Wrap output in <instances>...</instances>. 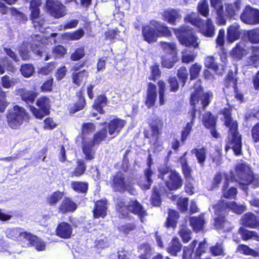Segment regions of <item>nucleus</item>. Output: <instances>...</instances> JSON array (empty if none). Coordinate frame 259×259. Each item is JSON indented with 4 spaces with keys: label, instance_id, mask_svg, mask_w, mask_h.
I'll return each mask as SVG.
<instances>
[{
    "label": "nucleus",
    "instance_id": "nucleus-1",
    "mask_svg": "<svg viewBox=\"0 0 259 259\" xmlns=\"http://www.w3.org/2000/svg\"><path fill=\"white\" fill-rule=\"evenodd\" d=\"M232 106L228 103V107L220 110L218 114L222 115L220 119L228 129L225 151L231 149L236 156H240L242 154V137L238 130V122L232 116Z\"/></svg>",
    "mask_w": 259,
    "mask_h": 259
},
{
    "label": "nucleus",
    "instance_id": "nucleus-2",
    "mask_svg": "<svg viewBox=\"0 0 259 259\" xmlns=\"http://www.w3.org/2000/svg\"><path fill=\"white\" fill-rule=\"evenodd\" d=\"M213 98V94L211 91L204 92L203 87L199 85L194 88L189 98V104L191 108L187 113L188 117L190 121L186 123L185 126L181 133V142L184 144L192 131L196 118V114L197 111V105L200 101L201 109L205 110L206 107L210 104Z\"/></svg>",
    "mask_w": 259,
    "mask_h": 259
},
{
    "label": "nucleus",
    "instance_id": "nucleus-3",
    "mask_svg": "<svg viewBox=\"0 0 259 259\" xmlns=\"http://www.w3.org/2000/svg\"><path fill=\"white\" fill-rule=\"evenodd\" d=\"M143 40L148 44L155 42L159 37H169L172 35L170 28L165 24L155 20L150 21L149 24L142 27Z\"/></svg>",
    "mask_w": 259,
    "mask_h": 259
},
{
    "label": "nucleus",
    "instance_id": "nucleus-4",
    "mask_svg": "<svg viewBox=\"0 0 259 259\" xmlns=\"http://www.w3.org/2000/svg\"><path fill=\"white\" fill-rule=\"evenodd\" d=\"M115 210L120 219H130L132 217L130 214L133 213L143 222V219L147 215L146 210L137 199H131L127 203L121 199L115 204Z\"/></svg>",
    "mask_w": 259,
    "mask_h": 259
},
{
    "label": "nucleus",
    "instance_id": "nucleus-5",
    "mask_svg": "<svg viewBox=\"0 0 259 259\" xmlns=\"http://www.w3.org/2000/svg\"><path fill=\"white\" fill-rule=\"evenodd\" d=\"M158 178L164 181L165 186L168 190L176 191L180 189L183 185V179L179 172L172 170L165 165L158 169Z\"/></svg>",
    "mask_w": 259,
    "mask_h": 259
},
{
    "label": "nucleus",
    "instance_id": "nucleus-6",
    "mask_svg": "<svg viewBox=\"0 0 259 259\" xmlns=\"http://www.w3.org/2000/svg\"><path fill=\"white\" fill-rule=\"evenodd\" d=\"M172 30L181 45L189 48L198 47V38L192 28L186 25H182L178 28H172Z\"/></svg>",
    "mask_w": 259,
    "mask_h": 259
},
{
    "label": "nucleus",
    "instance_id": "nucleus-7",
    "mask_svg": "<svg viewBox=\"0 0 259 259\" xmlns=\"http://www.w3.org/2000/svg\"><path fill=\"white\" fill-rule=\"evenodd\" d=\"M236 176L241 185L248 186L253 184L259 185V178L256 177L251 167L245 163H237L234 168Z\"/></svg>",
    "mask_w": 259,
    "mask_h": 259
},
{
    "label": "nucleus",
    "instance_id": "nucleus-8",
    "mask_svg": "<svg viewBox=\"0 0 259 259\" xmlns=\"http://www.w3.org/2000/svg\"><path fill=\"white\" fill-rule=\"evenodd\" d=\"M28 119V114L23 108L18 105H15L13 108L9 109L7 115L8 125L14 129L18 128L24 120Z\"/></svg>",
    "mask_w": 259,
    "mask_h": 259
},
{
    "label": "nucleus",
    "instance_id": "nucleus-9",
    "mask_svg": "<svg viewBox=\"0 0 259 259\" xmlns=\"http://www.w3.org/2000/svg\"><path fill=\"white\" fill-rule=\"evenodd\" d=\"M110 186L115 192L122 193L127 191L131 193L134 190L130 182L125 178V175L120 171H117L110 178Z\"/></svg>",
    "mask_w": 259,
    "mask_h": 259
},
{
    "label": "nucleus",
    "instance_id": "nucleus-10",
    "mask_svg": "<svg viewBox=\"0 0 259 259\" xmlns=\"http://www.w3.org/2000/svg\"><path fill=\"white\" fill-rule=\"evenodd\" d=\"M42 36L39 34L36 35L34 38H33V41L30 45V48L28 47L27 42H24L22 44L20 48L19 53L23 60H27L30 58V49L34 54L40 57L42 56Z\"/></svg>",
    "mask_w": 259,
    "mask_h": 259
},
{
    "label": "nucleus",
    "instance_id": "nucleus-11",
    "mask_svg": "<svg viewBox=\"0 0 259 259\" xmlns=\"http://www.w3.org/2000/svg\"><path fill=\"white\" fill-rule=\"evenodd\" d=\"M40 0H32L30 3L31 19L34 27L41 33H44L46 28L44 18L40 15L39 7L41 5Z\"/></svg>",
    "mask_w": 259,
    "mask_h": 259
},
{
    "label": "nucleus",
    "instance_id": "nucleus-12",
    "mask_svg": "<svg viewBox=\"0 0 259 259\" xmlns=\"http://www.w3.org/2000/svg\"><path fill=\"white\" fill-rule=\"evenodd\" d=\"M240 19L244 24L254 26L259 24V9L247 5L243 8Z\"/></svg>",
    "mask_w": 259,
    "mask_h": 259
},
{
    "label": "nucleus",
    "instance_id": "nucleus-13",
    "mask_svg": "<svg viewBox=\"0 0 259 259\" xmlns=\"http://www.w3.org/2000/svg\"><path fill=\"white\" fill-rule=\"evenodd\" d=\"M36 105L40 109L33 106H30V111L36 118L41 119L45 115L49 114L50 101L48 98L46 97L40 98L37 100Z\"/></svg>",
    "mask_w": 259,
    "mask_h": 259
},
{
    "label": "nucleus",
    "instance_id": "nucleus-14",
    "mask_svg": "<svg viewBox=\"0 0 259 259\" xmlns=\"http://www.w3.org/2000/svg\"><path fill=\"white\" fill-rule=\"evenodd\" d=\"M160 15L164 22L172 25H176L182 18L180 11L171 8L164 9L160 13Z\"/></svg>",
    "mask_w": 259,
    "mask_h": 259
},
{
    "label": "nucleus",
    "instance_id": "nucleus-15",
    "mask_svg": "<svg viewBox=\"0 0 259 259\" xmlns=\"http://www.w3.org/2000/svg\"><path fill=\"white\" fill-rule=\"evenodd\" d=\"M217 211H224L227 213L230 210L237 214H241L244 211L243 206L238 205L235 202H226L224 200H220L217 203Z\"/></svg>",
    "mask_w": 259,
    "mask_h": 259
},
{
    "label": "nucleus",
    "instance_id": "nucleus-16",
    "mask_svg": "<svg viewBox=\"0 0 259 259\" xmlns=\"http://www.w3.org/2000/svg\"><path fill=\"white\" fill-rule=\"evenodd\" d=\"M46 6L51 15L56 18L62 17L66 14L65 7L57 1L47 0Z\"/></svg>",
    "mask_w": 259,
    "mask_h": 259
},
{
    "label": "nucleus",
    "instance_id": "nucleus-17",
    "mask_svg": "<svg viewBox=\"0 0 259 259\" xmlns=\"http://www.w3.org/2000/svg\"><path fill=\"white\" fill-rule=\"evenodd\" d=\"M157 97L156 85L151 82L147 83L146 95L144 104L148 109L154 106Z\"/></svg>",
    "mask_w": 259,
    "mask_h": 259
},
{
    "label": "nucleus",
    "instance_id": "nucleus-18",
    "mask_svg": "<svg viewBox=\"0 0 259 259\" xmlns=\"http://www.w3.org/2000/svg\"><path fill=\"white\" fill-rule=\"evenodd\" d=\"M210 4L217 15V23L219 25H225L226 19L225 17L223 0H210Z\"/></svg>",
    "mask_w": 259,
    "mask_h": 259
},
{
    "label": "nucleus",
    "instance_id": "nucleus-19",
    "mask_svg": "<svg viewBox=\"0 0 259 259\" xmlns=\"http://www.w3.org/2000/svg\"><path fill=\"white\" fill-rule=\"evenodd\" d=\"M189 221L190 226L195 233H197L204 230L206 221L203 213H201L197 216L189 217Z\"/></svg>",
    "mask_w": 259,
    "mask_h": 259
},
{
    "label": "nucleus",
    "instance_id": "nucleus-20",
    "mask_svg": "<svg viewBox=\"0 0 259 259\" xmlns=\"http://www.w3.org/2000/svg\"><path fill=\"white\" fill-rule=\"evenodd\" d=\"M6 234L8 237L18 241L27 240L28 238L31 236V233L25 231L23 229L20 228L8 229L6 231Z\"/></svg>",
    "mask_w": 259,
    "mask_h": 259
},
{
    "label": "nucleus",
    "instance_id": "nucleus-21",
    "mask_svg": "<svg viewBox=\"0 0 259 259\" xmlns=\"http://www.w3.org/2000/svg\"><path fill=\"white\" fill-rule=\"evenodd\" d=\"M125 124L126 121L119 118L116 117L111 120L107 124V130L109 135H118Z\"/></svg>",
    "mask_w": 259,
    "mask_h": 259
},
{
    "label": "nucleus",
    "instance_id": "nucleus-22",
    "mask_svg": "<svg viewBox=\"0 0 259 259\" xmlns=\"http://www.w3.org/2000/svg\"><path fill=\"white\" fill-rule=\"evenodd\" d=\"M241 34L240 25L234 23L227 28L226 39L228 42L232 43L239 39Z\"/></svg>",
    "mask_w": 259,
    "mask_h": 259
},
{
    "label": "nucleus",
    "instance_id": "nucleus-23",
    "mask_svg": "<svg viewBox=\"0 0 259 259\" xmlns=\"http://www.w3.org/2000/svg\"><path fill=\"white\" fill-rule=\"evenodd\" d=\"M241 220L243 226L252 229H259V220L252 212L245 213Z\"/></svg>",
    "mask_w": 259,
    "mask_h": 259
},
{
    "label": "nucleus",
    "instance_id": "nucleus-24",
    "mask_svg": "<svg viewBox=\"0 0 259 259\" xmlns=\"http://www.w3.org/2000/svg\"><path fill=\"white\" fill-rule=\"evenodd\" d=\"M107 202L105 200H99L95 202L93 210L95 218H104L107 215Z\"/></svg>",
    "mask_w": 259,
    "mask_h": 259
},
{
    "label": "nucleus",
    "instance_id": "nucleus-25",
    "mask_svg": "<svg viewBox=\"0 0 259 259\" xmlns=\"http://www.w3.org/2000/svg\"><path fill=\"white\" fill-rule=\"evenodd\" d=\"M241 0H236L233 4H227L225 6V16L231 19L234 18L241 9Z\"/></svg>",
    "mask_w": 259,
    "mask_h": 259
},
{
    "label": "nucleus",
    "instance_id": "nucleus-26",
    "mask_svg": "<svg viewBox=\"0 0 259 259\" xmlns=\"http://www.w3.org/2000/svg\"><path fill=\"white\" fill-rule=\"evenodd\" d=\"M199 32L204 36L208 37H212L214 35V26L210 18H208L205 23L199 24Z\"/></svg>",
    "mask_w": 259,
    "mask_h": 259
},
{
    "label": "nucleus",
    "instance_id": "nucleus-27",
    "mask_svg": "<svg viewBox=\"0 0 259 259\" xmlns=\"http://www.w3.org/2000/svg\"><path fill=\"white\" fill-rule=\"evenodd\" d=\"M198 244L196 240H193L188 246H185L183 249L182 258L183 259H198L196 256V252L194 249Z\"/></svg>",
    "mask_w": 259,
    "mask_h": 259
},
{
    "label": "nucleus",
    "instance_id": "nucleus-28",
    "mask_svg": "<svg viewBox=\"0 0 259 259\" xmlns=\"http://www.w3.org/2000/svg\"><path fill=\"white\" fill-rule=\"evenodd\" d=\"M108 101V99L105 94L99 95L94 101L93 107L100 114H103L105 113L103 108L107 105Z\"/></svg>",
    "mask_w": 259,
    "mask_h": 259
},
{
    "label": "nucleus",
    "instance_id": "nucleus-29",
    "mask_svg": "<svg viewBox=\"0 0 259 259\" xmlns=\"http://www.w3.org/2000/svg\"><path fill=\"white\" fill-rule=\"evenodd\" d=\"M72 227L67 223H60L56 229L57 235L61 238L67 239L70 237L72 234Z\"/></svg>",
    "mask_w": 259,
    "mask_h": 259
},
{
    "label": "nucleus",
    "instance_id": "nucleus-30",
    "mask_svg": "<svg viewBox=\"0 0 259 259\" xmlns=\"http://www.w3.org/2000/svg\"><path fill=\"white\" fill-rule=\"evenodd\" d=\"M163 187L160 185L155 186L153 188L150 202L154 206H160L161 204V193L162 192Z\"/></svg>",
    "mask_w": 259,
    "mask_h": 259
},
{
    "label": "nucleus",
    "instance_id": "nucleus-31",
    "mask_svg": "<svg viewBox=\"0 0 259 259\" xmlns=\"http://www.w3.org/2000/svg\"><path fill=\"white\" fill-rule=\"evenodd\" d=\"M217 209V204L215 208V213L217 215L214 219V226L218 230L222 229L224 228L225 224L227 222L226 219V212L224 211H218Z\"/></svg>",
    "mask_w": 259,
    "mask_h": 259
},
{
    "label": "nucleus",
    "instance_id": "nucleus-32",
    "mask_svg": "<svg viewBox=\"0 0 259 259\" xmlns=\"http://www.w3.org/2000/svg\"><path fill=\"white\" fill-rule=\"evenodd\" d=\"M244 37L251 44H259V27L246 30L244 32Z\"/></svg>",
    "mask_w": 259,
    "mask_h": 259
},
{
    "label": "nucleus",
    "instance_id": "nucleus-33",
    "mask_svg": "<svg viewBox=\"0 0 259 259\" xmlns=\"http://www.w3.org/2000/svg\"><path fill=\"white\" fill-rule=\"evenodd\" d=\"M202 123L206 128L217 126V117L213 115L210 111H206L203 115Z\"/></svg>",
    "mask_w": 259,
    "mask_h": 259
},
{
    "label": "nucleus",
    "instance_id": "nucleus-34",
    "mask_svg": "<svg viewBox=\"0 0 259 259\" xmlns=\"http://www.w3.org/2000/svg\"><path fill=\"white\" fill-rule=\"evenodd\" d=\"M179 217V213L177 210L171 208L168 209V216L165 222L166 226L168 228H176Z\"/></svg>",
    "mask_w": 259,
    "mask_h": 259
},
{
    "label": "nucleus",
    "instance_id": "nucleus-35",
    "mask_svg": "<svg viewBox=\"0 0 259 259\" xmlns=\"http://www.w3.org/2000/svg\"><path fill=\"white\" fill-rule=\"evenodd\" d=\"M108 132L106 126L99 130L94 134L92 142L96 145H99L102 141L106 140L107 138Z\"/></svg>",
    "mask_w": 259,
    "mask_h": 259
},
{
    "label": "nucleus",
    "instance_id": "nucleus-36",
    "mask_svg": "<svg viewBox=\"0 0 259 259\" xmlns=\"http://www.w3.org/2000/svg\"><path fill=\"white\" fill-rule=\"evenodd\" d=\"M182 247V244L179 239L175 237L171 239L169 245L166 248V250L171 255L175 256L181 251Z\"/></svg>",
    "mask_w": 259,
    "mask_h": 259
},
{
    "label": "nucleus",
    "instance_id": "nucleus-37",
    "mask_svg": "<svg viewBox=\"0 0 259 259\" xmlns=\"http://www.w3.org/2000/svg\"><path fill=\"white\" fill-rule=\"evenodd\" d=\"M76 204L70 198L66 197L59 206V210L65 213L74 211L76 209Z\"/></svg>",
    "mask_w": 259,
    "mask_h": 259
},
{
    "label": "nucleus",
    "instance_id": "nucleus-38",
    "mask_svg": "<svg viewBox=\"0 0 259 259\" xmlns=\"http://www.w3.org/2000/svg\"><path fill=\"white\" fill-rule=\"evenodd\" d=\"M191 153L194 154L196 157L198 163L203 167L206 159V150L205 147L200 148H195L191 150Z\"/></svg>",
    "mask_w": 259,
    "mask_h": 259
},
{
    "label": "nucleus",
    "instance_id": "nucleus-39",
    "mask_svg": "<svg viewBox=\"0 0 259 259\" xmlns=\"http://www.w3.org/2000/svg\"><path fill=\"white\" fill-rule=\"evenodd\" d=\"M247 54L246 50L241 46L240 43H237L232 49L230 55L235 59L241 60Z\"/></svg>",
    "mask_w": 259,
    "mask_h": 259
},
{
    "label": "nucleus",
    "instance_id": "nucleus-40",
    "mask_svg": "<svg viewBox=\"0 0 259 259\" xmlns=\"http://www.w3.org/2000/svg\"><path fill=\"white\" fill-rule=\"evenodd\" d=\"M163 125V121L159 118H155L149 124V126L152 131L151 136L158 139L159 136L161 134L160 131Z\"/></svg>",
    "mask_w": 259,
    "mask_h": 259
},
{
    "label": "nucleus",
    "instance_id": "nucleus-41",
    "mask_svg": "<svg viewBox=\"0 0 259 259\" xmlns=\"http://www.w3.org/2000/svg\"><path fill=\"white\" fill-rule=\"evenodd\" d=\"M177 78L179 81L182 88H183L189 78V72L186 67L184 66H181L177 70Z\"/></svg>",
    "mask_w": 259,
    "mask_h": 259
},
{
    "label": "nucleus",
    "instance_id": "nucleus-42",
    "mask_svg": "<svg viewBox=\"0 0 259 259\" xmlns=\"http://www.w3.org/2000/svg\"><path fill=\"white\" fill-rule=\"evenodd\" d=\"M137 225L134 222L126 223L118 227V231L124 235H128L130 233L136 230Z\"/></svg>",
    "mask_w": 259,
    "mask_h": 259
},
{
    "label": "nucleus",
    "instance_id": "nucleus-43",
    "mask_svg": "<svg viewBox=\"0 0 259 259\" xmlns=\"http://www.w3.org/2000/svg\"><path fill=\"white\" fill-rule=\"evenodd\" d=\"M237 77L235 76L234 72L230 70L224 79V85L226 88H229L232 83L233 89L237 87Z\"/></svg>",
    "mask_w": 259,
    "mask_h": 259
},
{
    "label": "nucleus",
    "instance_id": "nucleus-44",
    "mask_svg": "<svg viewBox=\"0 0 259 259\" xmlns=\"http://www.w3.org/2000/svg\"><path fill=\"white\" fill-rule=\"evenodd\" d=\"M120 31L117 28L113 29H108L105 32V38L106 40H109L111 42H114L115 39L122 41L123 38L120 36Z\"/></svg>",
    "mask_w": 259,
    "mask_h": 259
},
{
    "label": "nucleus",
    "instance_id": "nucleus-45",
    "mask_svg": "<svg viewBox=\"0 0 259 259\" xmlns=\"http://www.w3.org/2000/svg\"><path fill=\"white\" fill-rule=\"evenodd\" d=\"M96 145L93 142L84 143L82 147V151L87 160H92L94 158L95 150L94 146Z\"/></svg>",
    "mask_w": 259,
    "mask_h": 259
},
{
    "label": "nucleus",
    "instance_id": "nucleus-46",
    "mask_svg": "<svg viewBox=\"0 0 259 259\" xmlns=\"http://www.w3.org/2000/svg\"><path fill=\"white\" fill-rule=\"evenodd\" d=\"M144 174L147 182L145 184H140V186L143 190H147L150 188L151 186L153 183L152 176L153 174V171L152 170L151 167L146 168L144 170Z\"/></svg>",
    "mask_w": 259,
    "mask_h": 259
},
{
    "label": "nucleus",
    "instance_id": "nucleus-47",
    "mask_svg": "<svg viewBox=\"0 0 259 259\" xmlns=\"http://www.w3.org/2000/svg\"><path fill=\"white\" fill-rule=\"evenodd\" d=\"M182 172L186 181L194 180V178L192 175V169L190 166L188 165L186 159H184L181 162Z\"/></svg>",
    "mask_w": 259,
    "mask_h": 259
},
{
    "label": "nucleus",
    "instance_id": "nucleus-48",
    "mask_svg": "<svg viewBox=\"0 0 259 259\" xmlns=\"http://www.w3.org/2000/svg\"><path fill=\"white\" fill-rule=\"evenodd\" d=\"M27 241H28L29 243L35 247L37 251H43L46 248V243L42 241L40 238L35 236H33L31 234V236L28 238Z\"/></svg>",
    "mask_w": 259,
    "mask_h": 259
},
{
    "label": "nucleus",
    "instance_id": "nucleus-49",
    "mask_svg": "<svg viewBox=\"0 0 259 259\" xmlns=\"http://www.w3.org/2000/svg\"><path fill=\"white\" fill-rule=\"evenodd\" d=\"M202 68V66L197 62L192 64L190 66L188 72L190 75V80L196 79L199 76Z\"/></svg>",
    "mask_w": 259,
    "mask_h": 259
},
{
    "label": "nucleus",
    "instance_id": "nucleus-50",
    "mask_svg": "<svg viewBox=\"0 0 259 259\" xmlns=\"http://www.w3.org/2000/svg\"><path fill=\"white\" fill-rule=\"evenodd\" d=\"M66 53V50L65 48L61 45H58L56 46L52 51V55H46V57L45 59V61H47L52 58V56L54 58H61L64 56V55Z\"/></svg>",
    "mask_w": 259,
    "mask_h": 259
},
{
    "label": "nucleus",
    "instance_id": "nucleus-51",
    "mask_svg": "<svg viewBox=\"0 0 259 259\" xmlns=\"http://www.w3.org/2000/svg\"><path fill=\"white\" fill-rule=\"evenodd\" d=\"M238 233L241 235L242 240L244 241L251 238H254L257 241V234L254 231L248 230L246 228L241 227L238 230Z\"/></svg>",
    "mask_w": 259,
    "mask_h": 259
},
{
    "label": "nucleus",
    "instance_id": "nucleus-52",
    "mask_svg": "<svg viewBox=\"0 0 259 259\" xmlns=\"http://www.w3.org/2000/svg\"><path fill=\"white\" fill-rule=\"evenodd\" d=\"M171 58H168L165 56L161 57V64L163 68L168 69L174 67L175 64L178 61L177 55H170Z\"/></svg>",
    "mask_w": 259,
    "mask_h": 259
},
{
    "label": "nucleus",
    "instance_id": "nucleus-53",
    "mask_svg": "<svg viewBox=\"0 0 259 259\" xmlns=\"http://www.w3.org/2000/svg\"><path fill=\"white\" fill-rule=\"evenodd\" d=\"M22 99L26 103H33L37 96V94L31 91L22 89L19 91Z\"/></svg>",
    "mask_w": 259,
    "mask_h": 259
},
{
    "label": "nucleus",
    "instance_id": "nucleus-54",
    "mask_svg": "<svg viewBox=\"0 0 259 259\" xmlns=\"http://www.w3.org/2000/svg\"><path fill=\"white\" fill-rule=\"evenodd\" d=\"M167 82L169 92L176 93L179 91L181 85L176 76H169L167 79Z\"/></svg>",
    "mask_w": 259,
    "mask_h": 259
},
{
    "label": "nucleus",
    "instance_id": "nucleus-55",
    "mask_svg": "<svg viewBox=\"0 0 259 259\" xmlns=\"http://www.w3.org/2000/svg\"><path fill=\"white\" fill-rule=\"evenodd\" d=\"M157 83L158 86L159 104L162 106L165 103V92L166 90V84L162 80H158Z\"/></svg>",
    "mask_w": 259,
    "mask_h": 259
},
{
    "label": "nucleus",
    "instance_id": "nucleus-56",
    "mask_svg": "<svg viewBox=\"0 0 259 259\" xmlns=\"http://www.w3.org/2000/svg\"><path fill=\"white\" fill-rule=\"evenodd\" d=\"M237 250L240 253L248 255H251L253 257H257L259 255V252L250 248L245 244H240L237 246Z\"/></svg>",
    "mask_w": 259,
    "mask_h": 259
},
{
    "label": "nucleus",
    "instance_id": "nucleus-57",
    "mask_svg": "<svg viewBox=\"0 0 259 259\" xmlns=\"http://www.w3.org/2000/svg\"><path fill=\"white\" fill-rule=\"evenodd\" d=\"M209 251L211 254L214 256H224L226 254L223 244L219 242H217L214 245L211 246L209 248Z\"/></svg>",
    "mask_w": 259,
    "mask_h": 259
},
{
    "label": "nucleus",
    "instance_id": "nucleus-58",
    "mask_svg": "<svg viewBox=\"0 0 259 259\" xmlns=\"http://www.w3.org/2000/svg\"><path fill=\"white\" fill-rule=\"evenodd\" d=\"M161 46L166 54L177 55V46L174 42L161 41Z\"/></svg>",
    "mask_w": 259,
    "mask_h": 259
},
{
    "label": "nucleus",
    "instance_id": "nucleus-59",
    "mask_svg": "<svg viewBox=\"0 0 259 259\" xmlns=\"http://www.w3.org/2000/svg\"><path fill=\"white\" fill-rule=\"evenodd\" d=\"M178 234L182 239L183 243H187L192 239V232L191 230L186 227L181 228L178 232Z\"/></svg>",
    "mask_w": 259,
    "mask_h": 259
},
{
    "label": "nucleus",
    "instance_id": "nucleus-60",
    "mask_svg": "<svg viewBox=\"0 0 259 259\" xmlns=\"http://www.w3.org/2000/svg\"><path fill=\"white\" fill-rule=\"evenodd\" d=\"M1 81L3 87L6 89L11 88L19 82L18 78L10 77L7 75L2 77Z\"/></svg>",
    "mask_w": 259,
    "mask_h": 259
},
{
    "label": "nucleus",
    "instance_id": "nucleus-61",
    "mask_svg": "<svg viewBox=\"0 0 259 259\" xmlns=\"http://www.w3.org/2000/svg\"><path fill=\"white\" fill-rule=\"evenodd\" d=\"M204 66L207 69H210L217 72L219 70V67L213 56H207L204 60Z\"/></svg>",
    "mask_w": 259,
    "mask_h": 259
},
{
    "label": "nucleus",
    "instance_id": "nucleus-62",
    "mask_svg": "<svg viewBox=\"0 0 259 259\" xmlns=\"http://www.w3.org/2000/svg\"><path fill=\"white\" fill-rule=\"evenodd\" d=\"M81 64L79 63L76 64L72 69V79L73 82L79 86L80 84V77H81Z\"/></svg>",
    "mask_w": 259,
    "mask_h": 259
},
{
    "label": "nucleus",
    "instance_id": "nucleus-63",
    "mask_svg": "<svg viewBox=\"0 0 259 259\" xmlns=\"http://www.w3.org/2000/svg\"><path fill=\"white\" fill-rule=\"evenodd\" d=\"M63 192H55L48 197L47 201L50 205H55L63 198Z\"/></svg>",
    "mask_w": 259,
    "mask_h": 259
},
{
    "label": "nucleus",
    "instance_id": "nucleus-64",
    "mask_svg": "<svg viewBox=\"0 0 259 259\" xmlns=\"http://www.w3.org/2000/svg\"><path fill=\"white\" fill-rule=\"evenodd\" d=\"M139 249L142 250L143 253L139 255L140 259H148V255L151 254L152 248L150 244L147 243L141 244L139 247Z\"/></svg>",
    "mask_w": 259,
    "mask_h": 259
}]
</instances>
